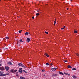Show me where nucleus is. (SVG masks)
I'll return each instance as SVG.
<instances>
[{"mask_svg": "<svg viewBox=\"0 0 79 79\" xmlns=\"http://www.w3.org/2000/svg\"><path fill=\"white\" fill-rule=\"evenodd\" d=\"M18 65L19 66H22V67H23V68H26V67L23 64L19 63L18 64Z\"/></svg>", "mask_w": 79, "mask_h": 79, "instance_id": "nucleus-1", "label": "nucleus"}, {"mask_svg": "<svg viewBox=\"0 0 79 79\" xmlns=\"http://www.w3.org/2000/svg\"><path fill=\"white\" fill-rule=\"evenodd\" d=\"M8 73L4 74H0V76H6V75H8Z\"/></svg>", "mask_w": 79, "mask_h": 79, "instance_id": "nucleus-2", "label": "nucleus"}, {"mask_svg": "<svg viewBox=\"0 0 79 79\" xmlns=\"http://www.w3.org/2000/svg\"><path fill=\"white\" fill-rule=\"evenodd\" d=\"M16 71H17V70H15L14 69H13L10 70V72H11L12 73H15Z\"/></svg>", "mask_w": 79, "mask_h": 79, "instance_id": "nucleus-3", "label": "nucleus"}, {"mask_svg": "<svg viewBox=\"0 0 79 79\" xmlns=\"http://www.w3.org/2000/svg\"><path fill=\"white\" fill-rule=\"evenodd\" d=\"M0 69L2 71H4L5 70V68L3 67H0Z\"/></svg>", "mask_w": 79, "mask_h": 79, "instance_id": "nucleus-4", "label": "nucleus"}, {"mask_svg": "<svg viewBox=\"0 0 79 79\" xmlns=\"http://www.w3.org/2000/svg\"><path fill=\"white\" fill-rule=\"evenodd\" d=\"M5 69H6V71H8V69H9V67H5Z\"/></svg>", "mask_w": 79, "mask_h": 79, "instance_id": "nucleus-5", "label": "nucleus"}, {"mask_svg": "<svg viewBox=\"0 0 79 79\" xmlns=\"http://www.w3.org/2000/svg\"><path fill=\"white\" fill-rule=\"evenodd\" d=\"M27 41L29 42H30V38H27Z\"/></svg>", "mask_w": 79, "mask_h": 79, "instance_id": "nucleus-6", "label": "nucleus"}, {"mask_svg": "<svg viewBox=\"0 0 79 79\" xmlns=\"http://www.w3.org/2000/svg\"><path fill=\"white\" fill-rule=\"evenodd\" d=\"M57 69L56 68H53L51 69L52 71H55Z\"/></svg>", "mask_w": 79, "mask_h": 79, "instance_id": "nucleus-7", "label": "nucleus"}, {"mask_svg": "<svg viewBox=\"0 0 79 79\" xmlns=\"http://www.w3.org/2000/svg\"><path fill=\"white\" fill-rule=\"evenodd\" d=\"M19 73H22V68H20L19 69Z\"/></svg>", "mask_w": 79, "mask_h": 79, "instance_id": "nucleus-8", "label": "nucleus"}, {"mask_svg": "<svg viewBox=\"0 0 79 79\" xmlns=\"http://www.w3.org/2000/svg\"><path fill=\"white\" fill-rule=\"evenodd\" d=\"M68 68H72V67H71L70 65H69L68 66Z\"/></svg>", "mask_w": 79, "mask_h": 79, "instance_id": "nucleus-9", "label": "nucleus"}, {"mask_svg": "<svg viewBox=\"0 0 79 79\" xmlns=\"http://www.w3.org/2000/svg\"><path fill=\"white\" fill-rule=\"evenodd\" d=\"M64 74H65V75H67V76H69V75H70V74H69H69L66 73H64Z\"/></svg>", "mask_w": 79, "mask_h": 79, "instance_id": "nucleus-10", "label": "nucleus"}, {"mask_svg": "<svg viewBox=\"0 0 79 79\" xmlns=\"http://www.w3.org/2000/svg\"><path fill=\"white\" fill-rule=\"evenodd\" d=\"M59 74H62V75H64V73H62V72H59Z\"/></svg>", "mask_w": 79, "mask_h": 79, "instance_id": "nucleus-11", "label": "nucleus"}, {"mask_svg": "<svg viewBox=\"0 0 79 79\" xmlns=\"http://www.w3.org/2000/svg\"><path fill=\"white\" fill-rule=\"evenodd\" d=\"M57 76V74H52V76Z\"/></svg>", "mask_w": 79, "mask_h": 79, "instance_id": "nucleus-12", "label": "nucleus"}, {"mask_svg": "<svg viewBox=\"0 0 79 79\" xmlns=\"http://www.w3.org/2000/svg\"><path fill=\"white\" fill-rule=\"evenodd\" d=\"M44 55H46V56H47V57H48L49 56L46 53H45Z\"/></svg>", "mask_w": 79, "mask_h": 79, "instance_id": "nucleus-13", "label": "nucleus"}, {"mask_svg": "<svg viewBox=\"0 0 79 79\" xmlns=\"http://www.w3.org/2000/svg\"><path fill=\"white\" fill-rule=\"evenodd\" d=\"M73 78H74V79L77 78V77H76V76H73Z\"/></svg>", "mask_w": 79, "mask_h": 79, "instance_id": "nucleus-14", "label": "nucleus"}, {"mask_svg": "<svg viewBox=\"0 0 79 79\" xmlns=\"http://www.w3.org/2000/svg\"><path fill=\"white\" fill-rule=\"evenodd\" d=\"M74 33H77V31L75 30V31H74Z\"/></svg>", "mask_w": 79, "mask_h": 79, "instance_id": "nucleus-15", "label": "nucleus"}, {"mask_svg": "<svg viewBox=\"0 0 79 79\" xmlns=\"http://www.w3.org/2000/svg\"><path fill=\"white\" fill-rule=\"evenodd\" d=\"M20 79H25V78H24V77H21Z\"/></svg>", "mask_w": 79, "mask_h": 79, "instance_id": "nucleus-16", "label": "nucleus"}, {"mask_svg": "<svg viewBox=\"0 0 79 79\" xmlns=\"http://www.w3.org/2000/svg\"><path fill=\"white\" fill-rule=\"evenodd\" d=\"M72 70H73V71H74L75 70H76V68H73L72 69Z\"/></svg>", "mask_w": 79, "mask_h": 79, "instance_id": "nucleus-17", "label": "nucleus"}, {"mask_svg": "<svg viewBox=\"0 0 79 79\" xmlns=\"http://www.w3.org/2000/svg\"><path fill=\"white\" fill-rule=\"evenodd\" d=\"M76 55H77V56H79V54H78V53H76Z\"/></svg>", "mask_w": 79, "mask_h": 79, "instance_id": "nucleus-18", "label": "nucleus"}, {"mask_svg": "<svg viewBox=\"0 0 79 79\" xmlns=\"http://www.w3.org/2000/svg\"><path fill=\"white\" fill-rule=\"evenodd\" d=\"M19 41L20 42H24V41H23V40H22V39L20 40Z\"/></svg>", "mask_w": 79, "mask_h": 79, "instance_id": "nucleus-19", "label": "nucleus"}, {"mask_svg": "<svg viewBox=\"0 0 79 79\" xmlns=\"http://www.w3.org/2000/svg\"><path fill=\"white\" fill-rule=\"evenodd\" d=\"M28 32H27L26 33H25V35H28Z\"/></svg>", "mask_w": 79, "mask_h": 79, "instance_id": "nucleus-20", "label": "nucleus"}, {"mask_svg": "<svg viewBox=\"0 0 79 79\" xmlns=\"http://www.w3.org/2000/svg\"><path fill=\"white\" fill-rule=\"evenodd\" d=\"M36 16H39V13H38L36 14Z\"/></svg>", "mask_w": 79, "mask_h": 79, "instance_id": "nucleus-21", "label": "nucleus"}, {"mask_svg": "<svg viewBox=\"0 0 79 79\" xmlns=\"http://www.w3.org/2000/svg\"><path fill=\"white\" fill-rule=\"evenodd\" d=\"M9 64H12H12H11V62H9Z\"/></svg>", "mask_w": 79, "mask_h": 79, "instance_id": "nucleus-22", "label": "nucleus"}, {"mask_svg": "<svg viewBox=\"0 0 79 79\" xmlns=\"http://www.w3.org/2000/svg\"><path fill=\"white\" fill-rule=\"evenodd\" d=\"M5 38L6 39H9V37H6Z\"/></svg>", "mask_w": 79, "mask_h": 79, "instance_id": "nucleus-23", "label": "nucleus"}, {"mask_svg": "<svg viewBox=\"0 0 79 79\" xmlns=\"http://www.w3.org/2000/svg\"><path fill=\"white\" fill-rule=\"evenodd\" d=\"M46 64L47 66H48V65H49V64H48V63H46Z\"/></svg>", "mask_w": 79, "mask_h": 79, "instance_id": "nucleus-24", "label": "nucleus"}, {"mask_svg": "<svg viewBox=\"0 0 79 79\" xmlns=\"http://www.w3.org/2000/svg\"><path fill=\"white\" fill-rule=\"evenodd\" d=\"M45 33H46V34H48V32H47V31H45Z\"/></svg>", "mask_w": 79, "mask_h": 79, "instance_id": "nucleus-25", "label": "nucleus"}, {"mask_svg": "<svg viewBox=\"0 0 79 79\" xmlns=\"http://www.w3.org/2000/svg\"><path fill=\"white\" fill-rule=\"evenodd\" d=\"M56 20L54 22V24H56Z\"/></svg>", "mask_w": 79, "mask_h": 79, "instance_id": "nucleus-26", "label": "nucleus"}, {"mask_svg": "<svg viewBox=\"0 0 79 79\" xmlns=\"http://www.w3.org/2000/svg\"><path fill=\"white\" fill-rule=\"evenodd\" d=\"M24 72L25 73H27V72L25 70H24Z\"/></svg>", "mask_w": 79, "mask_h": 79, "instance_id": "nucleus-27", "label": "nucleus"}, {"mask_svg": "<svg viewBox=\"0 0 79 79\" xmlns=\"http://www.w3.org/2000/svg\"><path fill=\"white\" fill-rule=\"evenodd\" d=\"M24 70L23 69L22 70V73H23V72H24Z\"/></svg>", "mask_w": 79, "mask_h": 79, "instance_id": "nucleus-28", "label": "nucleus"}, {"mask_svg": "<svg viewBox=\"0 0 79 79\" xmlns=\"http://www.w3.org/2000/svg\"><path fill=\"white\" fill-rule=\"evenodd\" d=\"M32 19H34V17H32Z\"/></svg>", "mask_w": 79, "mask_h": 79, "instance_id": "nucleus-29", "label": "nucleus"}, {"mask_svg": "<svg viewBox=\"0 0 79 79\" xmlns=\"http://www.w3.org/2000/svg\"><path fill=\"white\" fill-rule=\"evenodd\" d=\"M49 65L50 66V65H51V66H52V65H53V64H52V63L50 64Z\"/></svg>", "mask_w": 79, "mask_h": 79, "instance_id": "nucleus-30", "label": "nucleus"}, {"mask_svg": "<svg viewBox=\"0 0 79 79\" xmlns=\"http://www.w3.org/2000/svg\"><path fill=\"white\" fill-rule=\"evenodd\" d=\"M17 44H19V42L18 41L17 42Z\"/></svg>", "mask_w": 79, "mask_h": 79, "instance_id": "nucleus-31", "label": "nucleus"}, {"mask_svg": "<svg viewBox=\"0 0 79 79\" xmlns=\"http://www.w3.org/2000/svg\"><path fill=\"white\" fill-rule=\"evenodd\" d=\"M44 71H45V70H42V72H44Z\"/></svg>", "mask_w": 79, "mask_h": 79, "instance_id": "nucleus-32", "label": "nucleus"}, {"mask_svg": "<svg viewBox=\"0 0 79 79\" xmlns=\"http://www.w3.org/2000/svg\"><path fill=\"white\" fill-rule=\"evenodd\" d=\"M19 33H21V31H19Z\"/></svg>", "mask_w": 79, "mask_h": 79, "instance_id": "nucleus-33", "label": "nucleus"}, {"mask_svg": "<svg viewBox=\"0 0 79 79\" xmlns=\"http://www.w3.org/2000/svg\"><path fill=\"white\" fill-rule=\"evenodd\" d=\"M64 62H67V61H68L67 60H64Z\"/></svg>", "mask_w": 79, "mask_h": 79, "instance_id": "nucleus-34", "label": "nucleus"}, {"mask_svg": "<svg viewBox=\"0 0 79 79\" xmlns=\"http://www.w3.org/2000/svg\"><path fill=\"white\" fill-rule=\"evenodd\" d=\"M65 27H66L65 26H64V27L63 29H64V28H65Z\"/></svg>", "mask_w": 79, "mask_h": 79, "instance_id": "nucleus-35", "label": "nucleus"}, {"mask_svg": "<svg viewBox=\"0 0 79 79\" xmlns=\"http://www.w3.org/2000/svg\"><path fill=\"white\" fill-rule=\"evenodd\" d=\"M63 29H64V28H61V29L62 30H63Z\"/></svg>", "mask_w": 79, "mask_h": 79, "instance_id": "nucleus-36", "label": "nucleus"}, {"mask_svg": "<svg viewBox=\"0 0 79 79\" xmlns=\"http://www.w3.org/2000/svg\"><path fill=\"white\" fill-rule=\"evenodd\" d=\"M2 66V64H0V67Z\"/></svg>", "mask_w": 79, "mask_h": 79, "instance_id": "nucleus-37", "label": "nucleus"}, {"mask_svg": "<svg viewBox=\"0 0 79 79\" xmlns=\"http://www.w3.org/2000/svg\"><path fill=\"white\" fill-rule=\"evenodd\" d=\"M0 74H2V72L0 71Z\"/></svg>", "mask_w": 79, "mask_h": 79, "instance_id": "nucleus-38", "label": "nucleus"}, {"mask_svg": "<svg viewBox=\"0 0 79 79\" xmlns=\"http://www.w3.org/2000/svg\"><path fill=\"white\" fill-rule=\"evenodd\" d=\"M68 9H69V8H67V10H68Z\"/></svg>", "mask_w": 79, "mask_h": 79, "instance_id": "nucleus-39", "label": "nucleus"}, {"mask_svg": "<svg viewBox=\"0 0 79 79\" xmlns=\"http://www.w3.org/2000/svg\"><path fill=\"white\" fill-rule=\"evenodd\" d=\"M1 49H0V52H1Z\"/></svg>", "mask_w": 79, "mask_h": 79, "instance_id": "nucleus-40", "label": "nucleus"}, {"mask_svg": "<svg viewBox=\"0 0 79 79\" xmlns=\"http://www.w3.org/2000/svg\"><path fill=\"white\" fill-rule=\"evenodd\" d=\"M20 31V32H22V30H21V31Z\"/></svg>", "mask_w": 79, "mask_h": 79, "instance_id": "nucleus-41", "label": "nucleus"}, {"mask_svg": "<svg viewBox=\"0 0 79 79\" xmlns=\"http://www.w3.org/2000/svg\"><path fill=\"white\" fill-rule=\"evenodd\" d=\"M55 24L54 23V26H55Z\"/></svg>", "mask_w": 79, "mask_h": 79, "instance_id": "nucleus-42", "label": "nucleus"}, {"mask_svg": "<svg viewBox=\"0 0 79 79\" xmlns=\"http://www.w3.org/2000/svg\"><path fill=\"white\" fill-rule=\"evenodd\" d=\"M56 19H55V21H56Z\"/></svg>", "mask_w": 79, "mask_h": 79, "instance_id": "nucleus-43", "label": "nucleus"}, {"mask_svg": "<svg viewBox=\"0 0 79 79\" xmlns=\"http://www.w3.org/2000/svg\"><path fill=\"white\" fill-rule=\"evenodd\" d=\"M71 1H72V0H70Z\"/></svg>", "mask_w": 79, "mask_h": 79, "instance_id": "nucleus-44", "label": "nucleus"}, {"mask_svg": "<svg viewBox=\"0 0 79 79\" xmlns=\"http://www.w3.org/2000/svg\"><path fill=\"white\" fill-rule=\"evenodd\" d=\"M38 11L39 12V10H38Z\"/></svg>", "mask_w": 79, "mask_h": 79, "instance_id": "nucleus-45", "label": "nucleus"}, {"mask_svg": "<svg viewBox=\"0 0 79 79\" xmlns=\"http://www.w3.org/2000/svg\"><path fill=\"white\" fill-rule=\"evenodd\" d=\"M1 0H0V2Z\"/></svg>", "mask_w": 79, "mask_h": 79, "instance_id": "nucleus-46", "label": "nucleus"}]
</instances>
